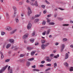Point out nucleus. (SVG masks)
I'll use <instances>...</instances> for the list:
<instances>
[{
    "label": "nucleus",
    "mask_w": 73,
    "mask_h": 73,
    "mask_svg": "<svg viewBox=\"0 0 73 73\" xmlns=\"http://www.w3.org/2000/svg\"><path fill=\"white\" fill-rule=\"evenodd\" d=\"M65 48V45L64 44H62L60 46V52H62L64 49Z\"/></svg>",
    "instance_id": "obj_1"
},
{
    "label": "nucleus",
    "mask_w": 73,
    "mask_h": 73,
    "mask_svg": "<svg viewBox=\"0 0 73 73\" xmlns=\"http://www.w3.org/2000/svg\"><path fill=\"white\" fill-rule=\"evenodd\" d=\"M7 67H8V65H6V66L0 70V73H2L3 72H4V71H5V70L6 69V68H7Z\"/></svg>",
    "instance_id": "obj_2"
},
{
    "label": "nucleus",
    "mask_w": 73,
    "mask_h": 73,
    "mask_svg": "<svg viewBox=\"0 0 73 73\" xmlns=\"http://www.w3.org/2000/svg\"><path fill=\"white\" fill-rule=\"evenodd\" d=\"M28 13H27L28 15L29 16H30V14L32 13V11H31V10L30 9V7H28Z\"/></svg>",
    "instance_id": "obj_3"
},
{
    "label": "nucleus",
    "mask_w": 73,
    "mask_h": 73,
    "mask_svg": "<svg viewBox=\"0 0 73 73\" xmlns=\"http://www.w3.org/2000/svg\"><path fill=\"white\" fill-rule=\"evenodd\" d=\"M28 34H25L23 37V40H25L28 38Z\"/></svg>",
    "instance_id": "obj_4"
},
{
    "label": "nucleus",
    "mask_w": 73,
    "mask_h": 73,
    "mask_svg": "<svg viewBox=\"0 0 73 73\" xmlns=\"http://www.w3.org/2000/svg\"><path fill=\"white\" fill-rule=\"evenodd\" d=\"M32 27V24L31 23H29L27 26V28L28 29H30Z\"/></svg>",
    "instance_id": "obj_5"
},
{
    "label": "nucleus",
    "mask_w": 73,
    "mask_h": 73,
    "mask_svg": "<svg viewBox=\"0 0 73 73\" xmlns=\"http://www.w3.org/2000/svg\"><path fill=\"white\" fill-rule=\"evenodd\" d=\"M46 46H47V45L42 44L41 46V49H45Z\"/></svg>",
    "instance_id": "obj_6"
},
{
    "label": "nucleus",
    "mask_w": 73,
    "mask_h": 73,
    "mask_svg": "<svg viewBox=\"0 0 73 73\" xmlns=\"http://www.w3.org/2000/svg\"><path fill=\"white\" fill-rule=\"evenodd\" d=\"M68 57H69V54H68V53H66L65 55V59H67V58H68Z\"/></svg>",
    "instance_id": "obj_7"
},
{
    "label": "nucleus",
    "mask_w": 73,
    "mask_h": 73,
    "mask_svg": "<svg viewBox=\"0 0 73 73\" xmlns=\"http://www.w3.org/2000/svg\"><path fill=\"white\" fill-rule=\"evenodd\" d=\"M16 31H17V29H16L13 30L10 33V34L11 35L13 34V33H15Z\"/></svg>",
    "instance_id": "obj_8"
},
{
    "label": "nucleus",
    "mask_w": 73,
    "mask_h": 73,
    "mask_svg": "<svg viewBox=\"0 0 73 73\" xmlns=\"http://www.w3.org/2000/svg\"><path fill=\"white\" fill-rule=\"evenodd\" d=\"M40 16H41V13H40V14H36L35 15V18H37L38 17Z\"/></svg>",
    "instance_id": "obj_9"
},
{
    "label": "nucleus",
    "mask_w": 73,
    "mask_h": 73,
    "mask_svg": "<svg viewBox=\"0 0 73 73\" xmlns=\"http://www.w3.org/2000/svg\"><path fill=\"white\" fill-rule=\"evenodd\" d=\"M9 42L11 43H13L14 42V40L13 39H10L9 40Z\"/></svg>",
    "instance_id": "obj_10"
},
{
    "label": "nucleus",
    "mask_w": 73,
    "mask_h": 73,
    "mask_svg": "<svg viewBox=\"0 0 73 73\" xmlns=\"http://www.w3.org/2000/svg\"><path fill=\"white\" fill-rule=\"evenodd\" d=\"M11 44H7V45L6 48H7V49H8L10 46H11Z\"/></svg>",
    "instance_id": "obj_11"
},
{
    "label": "nucleus",
    "mask_w": 73,
    "mask_h": 73,
    "mask_svg": "<svg viewBox=\"0 0 73 73\" xmlns=\"http://www.w3.org/2000/svg\"><path fill=\"white\" fill-rule=\"evenodd\" d=\"M64 64L66 66V67H67V66H68V63L66 62H65L64 63Z\"/></svg>",
    "instance_id": "obj_12"
},
{
    "label": "nucleus",
    "mask_w": 73,
    "mask_h": 73,
    "mask_svg": "<svg viewBox=\"0 0 73 73\" xmlns=\"http://www.w3.org/2000/svg\"><path fill=\"white\" fill-rule=\"evenodd\" d=\"M36 51H35L34 52H32L31 53V56H33L34 54H35V52H36Z\"/></svg>",
    "instance_id": "obj_13"
},
{
    "label": "nucleus",
    "mask_w": 73,
    "mask_h": 73,
    "mask_svg": "<svg viewBox=\"0 0 73 73\" xmlns=\"http://www.w3.org/2000/svg\"><path fill=\"white\" fill-rule=\"evenodd\" d=\"M28 60H29V61H32L33 60H34V58H29L28 59Z\"/></svg>",
    "instance_id": "obj_14"
},
{
    "label": "nucleus",
    "mask_w": 73,
    "mask_h": 73,
    "mask_svg": "<svg viewBox=\"0 0 73 73\" xmlns=\"http://www.w3.org/2000/svg\"><path fill=\"white\" fill-rule=\"evenodd\" d=\"M34 5L36 7H37V6H38V5L37 4V1H36L35 2L34 4Z\"/></svg>",
    "instance_id": "obj_15"
},
{
    "label": "nucleus",
    "mask_w": 73,
    "mask_h": 73,
    "mask_svg": "<svg viewBox=\"0 0 73 73\" xmlns=\"http://www.w3.org/2000/svg\"><path fill=\"white\" fill-rule=\"evenodd\" d=\"M34 39H30V41L32 43L34 42Z\"/></svg>",
    "instance_id": "obj_16"
},
{
    "label": "nucleus",
    "mask_w": 73,
    "mask_h": 73,
    "mask_svg": "<svg viewBox=\"0 0 73 73\" xmlns=\"http://www.w3.org/2000/svg\"><path fill=\"white\" fill-rule=\"evenodd\" d=\"M59 57V54H57L56 56H54V58H57L58 57Z\"/></svg>",
    "instance_id": "obj_17"
},
{
    "label": "nucleus",
    "mask_w": 73,
    "mask_h": 73,
    "mask_svg": "<svg viewBox=\"0 0 73 73\" xmlns=\"http://www.w3.org/2000/svg\"><path fill=\"white\" fill-rule=\"evenodd\" d=\"M50 30L49 29L47 31L46 33V35H49V32H50Z\"/></svg>",
    "instance_id": "obj_18"
},
{
    "label": "nucleus",
    "mask_w": 73,
    "mask_h": 73,
    "mask_svg": "<svg viewBox=\"0 0 73 73\" xmlns=\"http://www.w3.org/2000/svg\"><path fill=\"white\" fill-rule=\"evenodd\" d=\"M38 21H39V19H35L34 21V22L35 23H37L38 22Z\"/></svg>",
    "instance_id": "obj_19"
},
{
    "label": "nucleus",
    "mask_w": 73,
    "mask_h": 73,
    "mask_svg": "<svg viewBox=\"0 0 73 73\" xmlns=\"http://www.w3.org/2000/svg\"><path fill=\"white\" fill-rule=\"evenodd\" d=\"M27 66H29L30 65V62H27Z\"/></svg>",
    "instance_id": "obj_20"
},
{
    "label": "nucleus",
    "mask_w": 73,
    "mask_h": 73,
    "mask_svg": "<svg viewBox=\"0 0 73 73\" xmlns=\"http://www.w3.org/2000/svg\"><path fill=\"white\" fill-rule=\"evenodd\" d=\"M7 29L8 31H10V30H11V27H8L7 28Z\"/></svg>",
    "instance_id": "obj_21"
},
{
    "label": "nucleus",
    "mask_w": 73,
    "mask_h": 73,
    "mask_svg": "<svg viewBox=\"0 0 73 73\" xmlns=\"http://www.w3.org/2000/svg\"><path fill=\"white\" fill-rule=\"evenodd\" d=\"M33 71L34 72H39V70L34 69L33 70Z\"/></svg>",
    "instance_id": "obj_22"
},
{
    "label": "nucleus",
    "mask_w": 73,
    "mask_h": 73,
    "mask_svg": "<svg viewBox=\"0 0 73 73\" xmlns=\"http://www.w3.org/2000/svg\"><path fill=\"white\" fill-rule=\"evenodd\" d=\"M15 49L14 50L15 51L17 50H18V49H19V48L17 47H14Z\"/></svg>",
    "instance_id": "obj_23"
},
{
    "label": "nucleus",
    "mask_w": 73,
    "mask_h": 73,
    "mask_svg": "<svg viewBox=\"0 0 73 73\" xmlns=\"http://www.w3.org/2000/svg\"><path fill=\"white\" fill-rule=\"evenodd\" d=\"M54 68H56L57 67V63H55L54 64Z\"/></svg>",
    "instance_id": "obj_24"
},
{
    "label": "nucleus",
    "mask_w": 73,
    "mask_h": 73,
    "mask_svg": "<svg viewBox=\"0 0 73 73\" xmlns=\"http://www.w3.org/2000/svg\"><path fill=\"white\" fill-rule=\"evenodd\" d=\"M25 56V54H21L20 56V57H23Z\"/></svg>",
    "instance_id": "obj_25"
},
{
    "label": "nucleus",
    "mask_w": 73,
    "mask_h": 73,
    "mask_svg": "<svg viewBox=\"0 0 73 73\" xmlns=\"http://www.w3.org/2000/svg\"><path fill=\"white\" fill-rule=\"evenodd\" d=\"M70 71H73V67H72L70 69Z\"/></svg>",
    "instance_id": "obj_26"
},
{
    "label": "nucleus",
    "mask_w": 73,
    "mask_h": 73,
    "mask_svg": "<svg viewBox=\"0 0 73 73\" xmlns=\"http://www.w3.org/2000/svg\"><path fill=\"white\" fill-rule=\"evenodd\" d=\"M41 7L43 9H44L45 8V6L44 5H41Z\"/></svg>",
    "instance_id": "obj_27"
},
{
    "label": "nucleus",
    "mask_w": 73,
    "mask_h": 73,
    "mask_svg": "<svg viewBox=\"0 0 73 73\" xmlns=\"http://www.w3.org/2000/svg\"><path fill=\"white\" fill-rule=\"evenodd\" d=\"M46 61H48V62H50V61H51V59L48 58L46 59Z\"/></svg>",
    "instance_id": "obj_28"
},
{
    "label": "nucleus",
    "mask_w": 73,
    "mask_h": 73,
    "mask_svg": "<svg viewBox=\"0 0 73 73\" xmlns=\"http://www.w3.org/2000/svg\"><path fill=\"white\" fill-rule=\"evenodd\" d=\"M45 24H46V22L45 21H43V22L42 23V25H45Z\"/></svg>",
    "instance_id": "obj_29"
},
{
    "label": "nucleus",
    "mask_w": 73,
    "mask_h": 73,
    "mask_svg": "<svg viewBox=\"0 0 73 73\" xmlns=\"http://www.w3.org/2000/svg\"><path fill=\"white\" fill-rule=\"evenodd\" d=\"M45 34H46V31H45L42 33V35L43 36H45Z\"/></svg>",
    "instance_id": "obj_30"
},
{
    "label": "nucleus",
    "mask_w": 73,
    "mask_h": 73,
    "mask_svg": "<svg viewBox=\"0 0 73 73\" xmlns=\"http://www.w3.org/2000/svg\"><path fill=\"white\" fill-rule=\"evenodd\" d=\"M27 49L29 50H31V49H32V48L31 47H29L27 48Z\"/></svg>",
    "instance_id": "obj_31"
},
{
    "label": "nucleus",
    "mask_w": 73,
    "mask_h": 73,
    "mask_svg": "<svg viewBox=\"0 0 73 73\" xmlns=\"http://www.w3.org/2000/svg\"><path fill=\"white\" fill-rule=\"evenodd\" d=\"M15 20L16 21V23H19V19H17L16 18Z\"/></svg>",
    "instance_id": "obj_32"
},
{
    "label": "nucleus",
    "mask_w": 73,
    "mask_h": 73,
    "mask_svg": "<svg viewBox=\"0 0 73 73\" xmlns=\"http://www.w3.org/2000/svg\"><path fill=\"white\" fill-rule=\"evenodd\" d=\"M50 70V68H48L46 69V72H47V71H48Z\"/></svg>",
    "instance_id": "obj_33"
},
{
    "label": "nucleus",
    "mask_w": 73,
    "mask_h": 73,
    "mask_svg": "<svg viewBox=\"0 0 73 73\" xmlns=\"http://www.w3.org/2000/svg\"><path fill=\"white\" fill-rule=\"evenodd\" d=\"M46 66H51V64H47L46 65Z\"/></svg>",
    "instance_id": "obj_34"
},
{
    "label": "nucleus",
    "mask_w": 73,
    "mask_h": 73,
    "mask_svg": "<svg viewBox=\"0 0 73 73\" xmlns=\"http://www.w3.org/2000/svg\"><path fill=\"white\" fill-rule=\"evenodd\" d=\"M49 25H54V23L53 22H51L49 23Z\"/></svg>",
    "instance_id": "obj_35"
},
{
    "label": "nucleus",
    "mask_w": 73,
    "mask_h": 73,
    "mask_svg": "<svg viewBox=\"0 0 73 73\" xmlns=\"http://www.w3.org/2000/svg\"><path fill=\"white\" fill-rule=\"evenodd\" d=\"M5 32H1V35H5Z\"/></svg>",
    "instance_id": "obj_36"
},
{
    "label": "nucleus",
    "mask_w": 73,
    "mask_h": 73,
    "mask_svg": "<svg viewBox=\"0 0 73 73\" xmlns=\"http://www.w3.org/2000/svg\"><path fill=\"white\" fill-rule=\"evenodd\" d=\"M35 32H34L32 34V35L33 36H35Z\"/></svg>",
    "instance_id": "obj_37"
},
{
    "label": "nucleus",
    "mask_w": 73,
    "mask_h": 73,
    "mask_svg": "<svg viewBox=\"0 0 73 73\" xmlns=\"http://www.w3.org/2000/svg\"><path fill=\"white\" fill-rule=\"evenodd\" d=\"M1 59H3V58H4V55H3V54H2L1 55Z\"/></svg>",
    "instance_id": "obj_38"
},
{
    "label": "nucleus",
    "mask_w": 73,
    "mask_h": 73,
    "mask_svg": "<svg viewBox=\"0 0 73 73\" xmlns=\"http://www.w3.org/2000/svg\"><path fill=\"white\" fill-rule=\"evenodd\" d=\"M63 26H68L69 24H64L63 25Z\"/></svg>",
    "instance_id": "obj_39"
},
{
    "label": "nucleus",
    "mask_w": 73,
    "mask_h": 73,
    "mask_svg": "<svg viewBox=\"0 0 73 73\" xmlns=\"http://www.w3.org/2000/svg\"><path fill=\"white\" fill-rule=\"evenodd\" d=\"M13 9L14 10V11H16V7H13Z\"/></svg>",
    "instance_id": "obj_40"
},
{
    "label": "nucleus",
    "mask_w": 73,
    "mask_h": 73,
    "mask_svg": "<svg viewBox=\"0 0 73 73\" xmlns=\"http://www.w3.org/2000/svg\"><path fill=\"white\" fill-rule=\"evenodd\" d=\"M45 2L46 3H47V4H50V3H49V2H48L47 0L45 1Z\"/></svg>",
    "instance_id": "obj_41"
},
{
    "label": "nucleus",
    "mask_w": 73,
    "mask_h": 73,
    "mask_svg": "<svg viewBox=\"0 0 73 73\" xmlns=\"http://www.w3.org/2000/svg\"><path fill=\"white\" fill-rule=\"evenodd\" d=\"M10 61V59H7L5 60V62H9Z\"/></svg>",
    "instance_id": "obj_42"
},
{
    "label": "nucleus",
    "mask_w": 73,
    "mask_h": 73,
    "mask_svg": "<svg viewBox=\"0 0 73 73\" xmlns=\"http://www.w3.org/2000/svg\"><path fill=\"white\" fill-rule=\"evenodd\" d=\"M42 43H45V40H42Z\"/></svg>",
    "instance_id": "obj_43"
},
{
    "label": "nucleus",
    "mask_w": 73,
    "mask_h": 73,
    "mask_svg": "<svg viewBox=\"0 0 73 73\" xmlns=\"http://www.w3.org/2000/svg\"><path fill=\"white\" fill-rule=\"evenodd\" d=\"M54 18L56 17V16H57V14H54Z\"/></svg>",
    "instance_id": "obj_44"
},
{
    "label": "nucleus",
    "mask_w": 73,
    "mask_h": 73,
    "mask_svg": "<svg viewBox=\"0 0 73 73\" xmlns=\"http://www.w3.org/2000/svg\"><path fill=\"white\" fill-rule=\"evenodd\" d=\"M66 40H67V39H66V38H64L63 39V41H66Z\"/></svg>",
    "instance_id": "obj_45"
},
{
    "label": "nucleus",
    "mask_w": 73,
    "mask_h": 73,
    "mask_svg": "<svg viewBox=\"0 0 73 73\" xmlns=\"http://www.w3.org/2000/svg\"><path fill=\"white\" fill-rule=\"evenodd\" d=\"M38 45V42H36L35 44V45Z\"/></svg>",
    "instance_id": "obj_46"
},
{
    "label": "nucleus",
    "mask_w": 73,
    "mask_h": 73,
    "mask_svg": "<svg viewBox=\"0 0 73 73\" xmlns=\"http://www.w3.org/2000/svg\"><path fill=\"white\" fill-rule=\"evenodd\" d=\"M10 73H12V70L11 69L10 70Z\"/></svg>",
    "instance_id": "obj_47"
},
{
    "label": "nucleus",
    "mask_w": 73,
    "mask_h": 73,
    "mask_svg": "<svg viewBox=\"0 0 73 73\" xmlns=\"http://www.w3.org/2000/svg\"><path fill=\"white\" fill-rule=\"evenodd\" d=\"M50 57H53V54H51L50 55Z\"/></svg>",
    "instance_id": "obj_48"
},
{
    "label": "nucleus",
    "mask_w": 73,
    "mask_h": 73,
    "mask_svg": "<svg viewBox=\"0 0 73 73\" xmlns=\"http://www.w3.org/2000/svg\"><path fill=\"white\" fill-rule=\"evenodd\" d=\"M19 5H22L23 4V3L21 2H20L19 3Z\"/></svg>",
    "instance_id": "obj_49"
},
{
    "label": "nucleus",
    "mask_w": 73,
    "mask_h": 73,
    "mask_svg": "<svg viewBox=\"0 0 73 73\" xmlns=\"http://www.w3.org/2000/svg\"><path fill=\"white\" fill-rule=\"evenodd\" d=\"M58 19H59V20H62L63 19L62 18H59Z\"/></svg>",
    "instance_id": "obj_50"
},
{
    "label": "nucleus",
    "mask_w": 73,
    "mask_h": 73,
    "mask_svg": "<svg viewBox=\"0 0 73 73\" xmlns=\"http://www.w3.org/2000/svg\"><path fill=\"white\" fill-rule=\"evenodd\" d=\"M58 9H60V10H61V11H63V10H64V9L60 8H59Z\"/></svg>",
    "instance_id": "obj_51"
},
{
    "label": "nucleus",
    "mask_w": 73,
    "mask_h": 73,
    "mask_svg": "<svg viewBox=\"0 0 73 73\" xmlns=\"http://www.w3.org/2000/svg\"><path fill=\"white\" fill-rule=\"evenodd\" d=\"M35 17H35V16L34 17H32V20H33V19H35Z\"/></svg>",
    "instance_id": "obj_52"
},
{
    "label": "nucleus",
    "mask_w": 73,
    "mask_h": 73,
    "mask_svg": "<svg viewBox=\"0 0 73 73\" xmlns=\"http://www.w3.org/2000/svg\"><path fill=\"white\" fill-rule=\"evenodd\" d=\"M10 68H11V67L10 66H9L8 67V70H10Z\"/></svg>",
    "instance_id": "obj_53"
},
{
    "label": "nucleus",
    "mask_w": 73,
    "mask_h": 73,
    "mask_svg": "<svg viewBox=\"0 0 73 73\" xmlns=\"http://www.w3.org/2000/svg\"><path fill=\"white\" fill-rule=\"evenodd\" d=\"M70 47L72 48H73V45H70Z\"/></svg>",
    "instance_id": "obj_54"
},
{
    "label": "nucleus",
    "mask_w": 73,
    "mask_h": 73,
    "mask_svg": "<svg viewBox=\"0 0 73 73\" xmlns=\"http://www.w3.org/2000/svg\"><path fill=\"white\" fill-rule=\"evenodd\" d=\"M46 11H43V13H44V14H45V13H46Z\"/></svg>",
    "instance_id": "obj_55"
},
{
    "label": "nucleus",
    "mask_w": 73,
    "mask_h": 73,
    "mask_svg": "<svg viewBox=\"0 0 73 73\" xmlns=\"http://www.w3.org/2000/svg\"><path fill=\"white\" fill-rule=\"evenodd\" d=\"M44 62H45V61H42L41 62V63L42 64H44Z\"/></svg>",
    "instance_id": "obj_56"
},
{
    "label": "nucleus",
    "mask_w": 73,
    "mask_h": 73,
    "mask_svg": "<svg viewBox=\"0 0 73 73\" xmlns=\"http://www.w3.org/2000/svg\"><path fill=\"white\" fill-rule=\"evenodd\" d=\"M31 5H32V6H33V5H34V4H33V3H31Z\"/></svg>",
    "instance_id": "obj_57"
},
{
    "label": "nucleus",
    "mask_w": 73,
    "mask_h": 73,
    "mask_svg": "<svg viewBox=\"0 0 73 73\" xmlns=\"http://www.w3.org/2000/svg\"><path fill=\"white\" fill-rule=\"evenodd\" d=\"M8 53L9 54H10V53H11V51H9Z\"/></svg>",
    "instance_id": "obj_58"
},
{
    "label": "nucleus",
    "mask_w": 73,
    "mask_h": 73,
    "mask_svg": "<svg viewBox=\"0 0 73 73\" xmlns=\"http://www.w3.org/2000/svg\"><path fill=\"white\" fill-rule=\"evenodd\" d=\"M70 23H71V24H72V23H73V21H70Z\"/></svg>",
    "instance_id": "obj_59"
},
{
    "label": "nucleus",
    "mask_w": 73,
    "mask_h": 73,
    "mask_svg": "<svg viewBox=\"0 0 73 73\" xmlns=\"http://www.w3.org/2000/svg\"><path fill=\"white\" fill-rule=\"evenodd\" d=\"M48 17H50V15H49L47 16Z\"/></svg>",
    "instance_id": "obj_60"
},
{
    "label": "nucleus",
    "mask_w": 73,
    "mask_h": 73,
    "mask_svg": "<svg viewBox=\"0 0 73 73\" xmlns=\"http://www.w3.org/2000/svg\"><path fill=\"white\" fill-rule=\"evenodd\" d=\"M40 67H43L44 66V65H41L40 66Z\"/></svg>",
    "instance_id": "obj_61"
},
{
    "label": "nucleus",
    "mask_w": 73,
    "mask_h": 73,
    "mask_svg": "<svg viewBox=\"0 0 73 73\" xmlns=\"http://www.w3.org/2000/svg\"><path fill=\"white\" fill-rule=\"evenodd\" d=\"M26 2L27 3H29V0H27Z\"/></svg>",
    "instance_id": "obj_62"
},
{
    "label": "nucleus",
    "mask_w": 73,
    "mask_h": 73,
    "mask_svg": "<svg viewBox=\"0 0 73 73\" xmlns=\"http://www.w3.org/2000/svg\"><path fill=\"white\" fill-rule=\"evenodd\" d=\"M33 68H36V66L34 65L33 66Z\"/></svg>",
    "instance_id": "obj_63"
},
{
    "label": "nucleus",
    "mask_w": 73,
    "mask_h": 73,
    "mask_svg": "<svg viewBox=\"0 0 73 73\" xmlns=\"http://www.w3.org/2000/svg\"><path fill=\"white\" fill-rule=\"evenodd\" d=\"M49 37L50 38H51V37H52V35H50L49 36Z\"/></svg>",
    "instance_id": "obj_64"
}]
</instances>
